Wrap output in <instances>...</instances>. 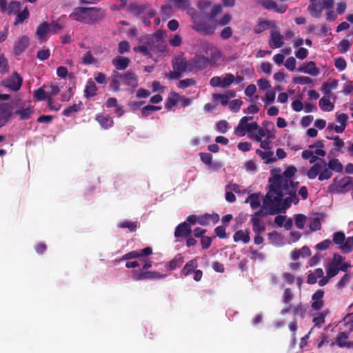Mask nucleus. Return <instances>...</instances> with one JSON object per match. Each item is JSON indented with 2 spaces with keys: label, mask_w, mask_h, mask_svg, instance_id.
I'll return each instance as SVG.
<instances>
[{
  "label": "nucleus",
  "mask_w": 353,
  "mask_h": 353,
  "mask_svg": "<svg viewBox=\"0 0 353 353\" xmlns=\"http://www.w3.org/2000/svg\"><path fill=\"white\" fill-rule=\"evenodd\" d=\"M70 17L83 23H90L88 8H76L70 14Z\"/></svg>",
  "instance_id": "nucleus-9"
},
{
  "label": "nucleus",
  "mask_w": 353,
  "mask_h": 353,
  "mask_svg": "<svg viewBox=\"0 0 353 353\" xmlns=\"http://www.w3.org/2000/svg\"><path fill=\"white\" fill-rule=\"evenodd\" d=\"M192 232L191 227L187 222H183L179 224L175 228L174 236L176 238H187Z\"/></svg>",
  "instance_id": "nucleus-15"
},
{
  "label": "nucleus",
  "mask_w": 353,
  "mask_h": 353,
  "mask_svg": "<svg viewBox=\"0 0 353 353\" xmlns=\"http://www.w3.org/2000/svg\"><path fill=\"white\" fill-rule=\"evenodd\" d=\"M29 17V11L27 8H25L22 11L18 12L14 25L22 23L25 19Z\"/></svg>",
  "instance_id": "nucleus-52"
},
{
  "label": "nucleus",
  "mask_w": 353,
  "mask_h": 353,
  "mask_svg": "<svg viewBox=\"0 0 353 353\" xmlns=\"http://www.w3.org/2000/svg\"><path fill=\"white\" fill-rule=\"evenodd\" d=\"M245 202L250 203V207L252 210H256L261 205L259 195L256 193L249 195Z\"/></svg>",
  "instance_id": "nucleus-39"
},
{
  "label": "nucleus",
  "mask_w": 353,
  "mask_h": 353,
  "mask_svg": "<svg viewBox=\"0 0 353 353\" xmlns=\"http://www.w3.org/2000/svg\"><path fill=\"white\" fill-rule=\"evenodd\" d=\"M129 62V59L121 56L117 57L112 60V64L118 70L125 69L128 67Z\"/></svg>",
  "instance_id": "nucleus-35"
},
{
  "label": "nucleus",
  "mask_w": 353,
  "mask_h": 353,
  "mask_svg": "<svg viewBox=\"0 0 353 353\" xmlns=\"http://www.w3.org/2000/svg\"><path fill=\"white\" fill-rule=\"evenodd\" d=\"M184 262V257L182 254H177L174 257L168 262L165 267L168 270H174L179 268Z\"/></svg>",
  "instance_id": "nucleus-23"
},
{
  "label": "nucleus",
  "mask_w": 353,
  "mask_h": 353,
  "mask_svg": "<svg viewBox=\"0 0 353 353\" xmlns=\"http://www.w3.org/2000/svg\"><path fill=\"white\" fill-rule=\"evenodd\" d=\"M284 65L288 70L294 71L296 65V59L293 57L288 58L284 63Z\"/></svg>",
  "instance_id": "nucleus-59"
},
{
  "label": "nucleus",
  "mask_w": 353,
  "mask_h": 353,
  "mask_svg": "<svg viewBox=\"0 0 353 353\" xmlns=\"http://www.w3.org/2000/svg\"><path fill=\"white\" fill-rule=\"evenodd\" d=\"M234 95L235 92L230 91L225 94H214L212 95V98L214 101H219L221 105H225L228 103L229 99L232 97H234Z\"/></svg>",
  "instance_id": "nucleus-38"
},
{
  "label": "nucleus",
  "mask_w": 353,
  "mask_h": 353,
  "mask_svg": "<svg viewBox=\"0 0 353 353\" xmlns=\"http://www.w3.org/2000/svg\"><path fill=\"white\" fill-rule=\"evenodd\" d=\"M336 118L339 125L329 123L327 128L334 130L336 133H342L347 126L348 116L345 113H336Z\"/></svg>",
  "instance_id": "nucleus-8"
},
{
  "label": "nucleus",
  "mask_w": 353,
  "mask_h": 353,
  "mask_svg": "<svg viewBox=\"0 0 353 353\" xmlns=\"http://www.w3.org/2000/svg\"><path fill=\"white\" fill-rule=\"evenodd\" d=\"M90 23L95 22L104 16V11L99 8H88Z\"/></svg>",
  "instance_id": "nucleus-28"
},
{
  "label": "nucleus",
  "mask_w": 353,
  "mask_h": 353,
  "mask_svg": "<svg viewBox=\"0 0 353 353\" xmlns=\"http://www.w3.org/2000/svg\"><path fill=\"white\" fill-rule=\"evenodd\" d=\"M118 227L120 228H128L130 232H134L138 228V223L137 221H125L119 223Z\"/></svg>",
  "instance_id": "nucleus-46"
},
{
  "label": "nucleus",
  "mask_w": 353,
  "mask_h": 353,
  "mask_svg": "<svg viewBox=\"0 0 353 353\" xmlns=\"http://www.w3.org/2000/svg\"><path fill=\"white\" fill-rule=\"evenodd\" d=\"M340 248L341 252L344 254H347L352 252L353 250V236H349L345 239Z\"/></svg>",
  "instance_id": "nucleus-43"
},
{
  "label": "nucleus",
  "mask_w": 353,
  "mask_h": 353,
  "mask_svg": "<svg viewBox=\"0 0 353 353\" xmlns=\"http://www.w3.org/2000/svg\"><path fill=\"white\" fill-rule=\"evenodd\" d=\"M263 128L265 129V138L268 139H274L276 137V129L272 122L264 121Z\"/></svg>",
  "instance_id": "nucleus-29"
},
{
  "label": "nucleus",
  "mask_w": 353,
  "mask_h": 353,
  "mask_svg": "<svg viewBox=\"0 0 353 353\" xmlns=\"http://www.w3.org/2000/svg\"><path fill=\"white\" fill-rule=\"evenodd\" d=\"M165 276H166L165 274H161L158 272L143 270V280L153 279H161V278H164Z\"/></svg>",
  "instance_id": "nucleus-49"
},
{
  "label": "nucleus",
  "mask_w": 353,
  "mask_h": 353,
  "mask_svg": "<svg viewBox=\"0 0 353 353\" xmlns=\"http://www.w3.org/2000/svg\"><path fill=\"white\" fill-rule=\"evenodd\" d=\"M352 42L347 39H343L340 41L338 46L339 50L342 52H346L349 50Z\"/></svg>",
  "instance_id": "nucleus-62"
},
{
  "label": "nucleus",
  "mask_w": 353,
  "mask_h": 353,
  "mask_svg": "<svg viewBox=\"0 0 353 353\" xmlns=\"http://www.w3.org/2000/svg\"><path fill=\"white\" fill-rule=\"evenodd\" d=\"M252 117L245 116L242 117L238 125L234 129V134L239 137L248 134L250 138H252V134L258 129V123L255 121H252Z\"/></svg>",
  "instance_id": "nucleus-5"
},
{
  "label": "nucleus",
  "mask_w": 353,
  "mask_h": 353,
  "mask_svg": "<svg viewBox=\"0 0 353 353\" xmlns=\"http://www.w3.org/2000/svg\"><path fill=\"white\" fill-rule=\"evenodd\" d=\"M50 31V26L47 23H43L37 27L36 30V37L39 40L43 41Z\"/></svg>",
  "instance_id": "nucleus-26"
},
{
  "label": "nucleus",
  "mask_w": 353,
  "mask_h": 353,
  "mask_svg": "<svg viewBox=\"0 0 353 353\" xmlns=\"http://www.w3.org/2000/svg\"><path fill=\"white\" fill-rule=\"evenodd\" d=\"M325 155V143L323 140H318L313 144L309 145L307 148L301 153L302 158L308 160L310 163H315Z\"/></svg>",
  "instance_id": "nucleus-4"
},
{
  "label": "nucleus",
  "mask_w": 353,
  "mask_h": 353,
  "mask_svg": "<svg viewBox=\"0 0 353 353\" xmlns=\"http://www.w3.org/2000/svg\"><path fill=\"white\" fill-rule=\"evenodd\" d=\"M327 167L336 172L341 173L343 169L342 163L337 159L330 160L327 163Z\"/></svg>",
  "instance_id": "nucleus-42"
},
{
  "label": "nucleus",
  "mask_w": 353,
  "mask_h": 353,
  "mask_svg": "<svg viewBox=\"0 0 353 353\" xmlns=\"http://www.w3.org/2000/svg\"><path fill=\"white\" fill-rule=\"evenodd\" d=\"M235 77L230 73L221 77V87L225 88L234 82Z\"/></svg>",
  "instance_id": "nucleus-41"
},
{
  "label": "nucleus",
  "mask_w": 353,
  "mask_h": 353,
  "mask_svg": "<svg viewBox=\"0 0 353 353\" xmlns=\"http://www.w3.org/2000/svg\"><path fill=\"white\" fill-rule=\"evenodd\" d=\"M332 95L325 94L319 102L320 108L325 112H331L334 108V103L330 101Z\"/></svg>",
  "instance_id": "nucleus-22"
},
{
  "label": "nucleus",
  "mask_w": 353,
  "mask_h": 353,
  "mask_svg": "<svg viewBox=\"0 0 353 353\" xmlns=\"http://www.w3.org/2000/svg\"><path fill=\"white\" fill-rule=\"evenodd\" d=\"M181 99V96L178 93L174 92H170L166 100L165 108L168 110L172 109L173 107L179 103Z\"/></svg>",
  "instance_id": "nucleus-30"
},
{
  "label": "nucleus",
  "mask_w": 353,
  "mask_h": 353,
  "mask_svg": "<svg viewBox=\"0 0 353 353\" xmlns=\"http://www.w3.org/2000/svg\"><path fill=\"white\" fill-rule=\"evenodd\" d=\"M325 219L324 214H319V216L312 218L310 221L309 228L312 231H317L321 229V221Z\"/></svg>",
  "instance_id": "nucleus-36"
},
{
  "label": "nucleus",
  "mask_w": 353,
  "mask_h": 353,
  "mask_svg": "<svg viewBox=\"0 0 353 353\" xmlns=\"http://www.w3.org/2000/svg\"><path fill=\"white\" fill-rule=\"evenodd\" d=\"M324 296V291L321 289L318 290L312 296V303L311 307L314 310H319L323 306V298Z\"/></svg>",
  "instance_id": "nucleus-16"
},
{
  "label": "nucleus",
  "mask_w": 353,
  "mask_h": 353,
  "mask_svg": "<svg viewBox=\"0 0 353 353\" xmlns=\"http://www.w3.org/2000/svg\"><path fill=\"white\" fill-rule=\"evenodd\" d=\"M123 84L131 88H136L138 85L137 77L132 73H126L121 77Z\"/></svg>",
  "instance_id": "nucleus-33"
},
{
  "label": "nucleus",
  "mask_w": 353,
  "mask_h": 353,
  "mask_svg": "<svg viewBox=\"0 0 353 353\" xmlns=\"http://www.w3.org/2000/svg\"><path fill=\"white\" fill-rule=\"evenodd\" d=\"M339 272V267L328 264L326 269V273L328 278H332L336 276Z\"/></svg>",
  "instance_id": "nucleus-54"
},
{
  "label": "nucleus",
  "mask_w": 353,
  "mask_h": 353,
  "mask_svg": "<svg viewBox=\"0 0 353 353\" xmlns=\"http://www.w3.org/2000/svg\"><path fill=\"white\" fill-rule=\"evenodd\" d=\"M284 44V37L277 30L273 29L270 32L269 46L272 48H279Z\"/></svg>",
  "instance_id": "nucleus-11"
},
{
  "label": "nucleus",
  "mask_w": 353,
  "mask_h": 353,
  "mask_svg": "<svg viewBox=\"0 0 353 353\" xmlns=\"http://www.w3.org/2000/svg\"><path fill=\"white\" fill-rule=\"evenodd\" d=\"M96 119L104 129L109 128L113 125L112 119L107 114H99L97 116Z\"/></svg>",
  "instance_id": "nucleus-32"
},
{
  "label": "nucleus",
  "mask_w": 353,
  "mask_h": 353,
  "mask_svg": "<svg viewBox=\"0 0 353 353\" xmlns=\"http://www.w3.org/2000/svg\"><path fill=\"white\" fill-rule=\"evenodd\" d=\"M292 178H269L270 190L263 198L265 205L276 208L281 212L282 197L296 192Z\"/></svg>",
  "instance_id": "nucleus-2"
},
{
  "label": "nucleus",
  "mask_w": 353,
  "mask_h": 353,
  "mask_svg": "<svg viewBox=\"0 0 353 353\" xmlns=\"http://www.w3.org/2000/svg\"><path fill=\"white\" fill-rule=\"evenodd\" d=\"M21 7V3L19 1H10L8 5H6V12L8 14L17 12ZM5 12V11L3 12Z\"/></svg>",
  "instance_id": "nucleus-47"
},
{
  "label": "nucleus",
  "mask_w": 353,
  "mask_h": 353,
  "mask_svg": "<svg viewBox=\"0 0 353 353\" xmlns=\"http://www.w3.org/2000/svg\"><path fill=\"white\" fill-rule=\"evenodd\" d=\"M348 335L345 332H340L336 339V344L341 347H353V342H349L347 341Z\"/></svg>",
  "instance_id": "nucleus-34"
},
{
  "label": "nucleus",
  "mask_w": 353,
  "mask_h": 353,
  "mask_svg": "<svg viewBox=\"0 0 353 353\" xmlns=\"http://www.w3.org/2000/svg\"><path fill=\"white\" fill-rule=\"evenodd\" d=\"M176 7L181 10H187L188 14L192 21V28L204 34H211L214 32L218 26H224L228 24L232 17L230 14H223L219 19L215 20L218 14L221 12L220 5L211 6L209 1H201L197 4L198 11L189 8L188 0H169Z\"/></svg>",
  "instance_id": "nucleus-1"
},
{
  "label": "nucleus",
  "mask_w": 353,
  "mask_h": 353,
  "mask_svg": "<svg viewBox=\"0 0 353 353\" xmlns=\"http://www.w3.org/2000/svg\"><path fill=\"white\" fill-rule=\"evenodd\" d=\"M288 195L289 196L283 200V203H281V210L282 208L285 210L286 208H289L292 203H297L299 202V199L296 195V192Z\"/></svg>",
  "instance_id": "nucleus-40"
},
{
  "label": "nucleus",
  "mask_w": 353,
  "mask_h": 353,
  "mask_svg": "<svg viewBox=\"0 0 353 353\" xmlns=\"http://www.w3.org/2000/svg\"><path fill=\"white\" fill-rule=\"evenodd\" d=\"M256 153L261 157L265 163L275 162L276 161V157H274V153L272 151L263 152L258 149Z\"/></svg>",
  "instance_id": "nucleus-37"
},
{
  "label": "nucleus",
  "mask_w": 353,
  "mask_h": 353,
  "mask_svg": "<svg viewBox=\"0 0 353 353\" xmlns=\"http://www.w3.org/2000/svg\"><path fill=\"white\" fill-rule=\"evenodd\" d=\"M208 58L205 56H198L188 62L181 61V70H201L207 65Z\"/></svg>",
  "instance_id": "nucleus-7"
},
{
  "label": "nucleus",
  "mask_w": 353,
  "mask_h": 353,
  "mask_svg": "<svg viewBox=\"0 0 353 353\" xmlns=\"http://www.w3.org/2000/svg\"><path fill=\"white\" fill-rule=\"evenodd\" d=\"M3 85L12 90H18L22 83V79L17 74H14L10 78L3 82Z\"/></svg>",
  "instance_id": "nucleus-13"
},
{
  "label": "nucleus",
  "mask_w": 353,
  "mask_h": 353,
  "mask_svg": "<svg viewBox=\"0 0 353 353\" xmlns=\"http://www.w3.org/2000/svg\"><path fill=\"white\" fill-rule=\"evenodd\" d=\"M323 10L324 8L318 0H311L308 10L313 17H320Z\"/></svg>",
  "instance_id": "nucleus-19"
},
{
  "label": "nucleus",
  "mask_w": 353,
  "mask_h": 353,
  "mask_svg": "<svg viewBox=\"0 0 353 353\" xmlns=\"http://www.w3.org/2000/svg\"><path fill=\"white\" fill-rule=\"evenodd\" d=\"M334 65L339 71H343L346 68L347 63L343 58L339 57L335 59Z\"/></svg>",
  "instance_id": "nucleus-63"
},
{
  "label": "nucleus",
  "mask_w": 353,
  "mask_h": 353,
  "mask_svg": "<svg viewBox=\"0 0 353 353\" xmlns=\"http://www.w3.org/2000/svg\"><path fill=\"white\" fill-rule=\"evenodd\" d=\"M275 23L272 21H266L262 19H259L257 21V23L254 28V32L256 34L263 32L265 30L270 28H274Z\"/></svg>",
  "instance_id": "nucleus-20"
},
{
  "label": "nucleus",
  "mask_w": 353,
  "mask_h": 353,
  "mask_svg": "<svg viewBox=\"0 0 353 353\" xmlns=\"http://www.w3.org/2000/svg\"><path fill=\"white\" fill-rule=\"evenodd\" d=\"M196 81L194 79H186L179 81L178 87L181 89H185L188 87L195 85Z\"/></svg>",
  "instance_id": "nucleus-58"
},
{
  "label": "nucleus",
  "mask_w": 353,
  "mask_h": 353,
  "mask_svg": "<svg viewBox=\"0 0 353 353\" xmlns=\"http://www.w3.org/2000/svg\"><path fill=\"white\" fill-rule=\"evenodd\" d=\"M263 6L268 10L274 9L279 13H283L287 10V6L285 4H281L278 6L276 2L272 0H263L262 1Z\"/></svg>",
  "instance_id": "nucleus-24"
},
{
  "label": "nucleus",
  "mask_w": 353,
  "mask_h": 353,
  "mask_svg": "<svg viewBox=\"0 0 353 353\" xmlns=\"http://www.w3.org/2000/svg\"><path fill=\"white\" fill-rule=\"evenodd\" d=\"M352 178H334L333 183L328 188L331 193H344L353 190Z\"/></svg>",
  "instance_id": "nucleus-6"
},
{
  "label": "nucleus",
  "mask_w": 353,
  "mask_h": 353,
  "mask_svg": "<svg viewBox=\"0 0 353 353\" xmlns=\"http://www.w3.org/2000/svg\"><path fill=\"white\" fill-rule=\"evenodd\" d=\"M292 311L294 315L300 316L301 318H304L306 312V309L302 304H299L293 306L292 307Z\"/></svg>",
  "instance_id": "nucleus-51"
},
{
  "label": "nucleus",
  "mask_w": 353,
  "mask_h": 353,
  "mask_svg": "<svg viewBox=\"0 0 353 353\" xmlns=\"http://www.w3.org/2000/svg\"><path fill=\"white\" fill-rule=\"evenodd\" d=\"M152 254V249L150 247H146L143 249L136 250L127 253L128 259L141 258Z\"/></svg>",
  "instance_id": "nucleus-18"
},
{
  "label": "nucleus",
  "mask_w": 353,
  "mask_h": 353,
  "mask_svg": "<svg viewBox=\"0 0 353 353\" xmlns=\"http://www.w3.org/2000/svg\"><path fill=\"white\" fill-rule=\"evenodd\" d=\"M300 72L310 74L311 76H317L319 74V70L316 66L314 61H307L303 63L298 70Z\"/></svg>",
  "instance_id": "nucleus-14"
},
{
  "label": "nucleus",
  "mask_w": 353,
  "mask_h": 353,
  "mask_svg": "<svg viewBox=\"0 0 353 353\" xmlns=\"http://www.w3.org/2000/svg\"><path fill=\"white\" fill-rule=\"evenodd\" d=\"M82 106L83 103L81 101H79L78 103H74L72 105L68 106L63 110V114L66 117H70L73 113L80 110L82 108Z\"/></svg>",
  "instance_id": "nucleus-45"
},
{
  "label": "nucleus",
  "mask_w": 353,
  "mask_h": 353,
  "mask_svg": "<svg viewBox=\"0 0 353 353\" xmlns=\"http://www.w3.org/2000/svg\"><path fill=\"white\" fill-rule=\"evenodd\" d=\"M242 105H243L242 100L234 99L229 103V108L231 111H232L234 112H237L239 111Z\"/></svg>",
  "instance_id": "nucleus-57"
},
{
  "label": "nucleus",
  "mask_w": 353,
  "mask_h": 353,
  "mask_svg": "<svg viewBox=\"0 0 353 353\" xmlns=\"http://www.w3.org/2000/svg\"><path fill=\"white\" fill-rule=\"evenodd\" d=\"M46 87L45 85L39 88L34 92V97L37 101H42L47 99L48 105L50 108H53L52 107V99L48 97V92L45 90Z\"/></svg>",
  "instance_id": "nucleus-17"
},
{
  "label": "nucleus",
  "mask_w": 353,
  "mask_h": 353,
  "mask_svg": "<svg viewBox=\"0 0 353 353\" xmlns=\"http://www.w3.org/2000/svg\"><path fill=\"white\" fill-rule=\"evenodd\" d=\"M215 237H216V236H213L212 237H209V236L203 235V236H201V244L202 248L203 250L208 249L212 244V239H214Z\"/></svg>",
  "instance_id": "nucleus-56"
},
{
  "label": "nucleus",
  "mask_w": 353,
  "mask_h": 353,
  "mask_svg": "<svg viewBox=\"0 0 353 353\" xmlns=\"http://www.w3.org/2000/svg\"><path fill=\"white\" fill-rule=\"evenodd\" d=\"M32 113L31 108H26L18 110L16 111V114H18L21 119H28Z\"/></svg>",
  "instance_id": "nucleus-53"
},
{
  "label": "nucleus",
  "mask_w": 353,
  "mask_h": 353,
  "mask_svg": "<svg viewBox=\"0 0 353 353\" xmlns=\"http://www.w3.org/2000/svg\"><path fill=\"white\" fill-rule=\"evenodd\" d=\"M339 81L334 79H330L324 83L321 88V92L324 94L332 95V91L337 88Z\"/></svg>",
  "instance_id": "nucleus-21"
},
{
  "label": "nucleus",
  "mask_w": 353,
  "mask_h": 353,
  "mask_svg": "<svg viewBox=\"0 0 353 353\" xmlns=\"http://www.w3.org/2000/svg\"><path fill=\"white\" fill-rule=\"evenodd\" d=\"M250 232L249 230H239L233 235L234 242L242 241L244 244L248 243L250 241Z\"/></svg>",
  "instance_id": "nucleus-25"
},
{
  "label": "nucleus",
  "mask_w": 353,
  "mask_h": 353,
  "mask_svg": "<svg viewBox=\"0 0 353 353\" xmlns=\"http://www.w3.org/2000/svg\"><path fill=\"white\" fill-rule=\"evenodd\" d=\"M279 213H280L279 210L276 208L263 204L258 211L254 213L250 219L253 232L254 233H263L265 230V224L262 218L268 214L274 215Z\"/></svg>",
  "instance_id": "nucleus-3"
},
{
  "label": "nucleus",
  "mask_w": 353,
  "mask_h": 353,
  "mask_svg": "<svg viewBox=\"0 0 353 353\" xmlns=\"http://www.w3.org/2000/svg\"><path fill=\"white\" fill-rule=\"evenodd\" d=\"M121 77H123V76H119L118 74L112 76L110 85L114 91H118L119 90L120 85L123 83Z\"/></svg>",
  "instance_id": "nucleus-48"
},
{
  "label": "nucleus",
  "mask_w": 353,
  "mask_h": 353,
  "mask_svg": "<svg viewBox=\"0 0 353 353\" xmlns=\"http://www.w3.org/2000/svg\"><path fill=\"white\" fill-rule=\"evenodd\" d=\"M203 50L205 52V57L208 58V61L214 63L221 57V53L219 49L212 44L205 43Z\"/></svg>",
  "instance_id": "nucleus-10"
},
{
  "label": "nucleus",
  "mask_w": 353,
  "mask_h": 353,
  "mask_svg": "<svg viewBox=\"0 0 353 353\" xmlns=\"http://www.w3.org/2000/svg\"><path fill=\"white\" fill-rule=\"evenodd\" d=\"M292 81L295 84L305 85L310 83L312 82V79L308 77L299 76L293 77Z\"/></svg>",
  "instance_id": "nucleus-55"
},
{
  "label": "nucleus",
  "mask_w": 353,
  "mask_h": 353,
  "mask_svg": "<svg viewBox=\"0 0 353 353\" xmlns=\"http://www.w3.org/2000/svg\"><path fill=\"white\" fill-rule=\"evenodd\" d=\"M216 128L218 132L222 134H225L230 128V126L228 121H226L225 120H222L217 123Z\"/></svg>",
  "instance_id": "nucleus-60"
},
{
  "label": "nucleus",
  "mask_w": 353,
  "mask_h": 353,
  "mask_svg": "<svg viewBox=\"0 0 353 353\" xmlns=\"http://www.w3.org/2000/svg\"><path fill=\"white\" fill-rule=\"evenodd\" d=\"M272 65L269 62H263L262 63L259 68V71L260 72H264L265 74H270L272 72Z\"/></svg>",
  "instance_id": "nucleus-64"
},
{
  "label": "nucleus",
  "mask_w": 353,
  "mask_h": 353,
  "mask_svg": "<svg viewBox=\"0 0 353 353\" xmlns=\"http://www.w3.org/2000/svg\"><path fill=\"white\" fill-rule=\"evenodd\" d=\"M97 91V86L94 82L92 80L88 81L85 88V95L87 98L93 97L95 95Z\"/></svg>",
  "instance_id": "nucleus-44"
},
{
  "label": "nucleus",
  "mask_w": 353,
  "mask_h": 353,
  "mask_svg": "<svg viewBox=\"0 0 353 353\" xmlns=\"http://www.w3.org/2000/svg\"><path fill=\"white\" fill-rule=\"evenodd\" d=\"M29 44V39L23 36L20 37L15 43L14 52L15 54H19L25 50Z\"/></svg>",
  "instance_id": "nucleus-27"
},
{
  "label": "nucleus",
  "mask_w": 353,
  "mask_h": 353,
  "mask_svg": "<svg viewBox=\"0 0 353 353\" xmlns=\"http://www.w3.org/2000/svg\"><path fill=\"white\" fill-rule=\"evenodd\" d=\"M133 50L135 52L141 53L143 56H149L150 57H154L157 54L156 49L154 48L150 43L146 44H140L138 46L134 47Z\"/></svg>",
  "instance_id": "nucleus-12"
},
{
  "label": "nucleus",
  "mask_w": 353,
  "mask_h": 353,
  "mask_svg": "<svg viewBox=\"0 0 353 353\" xmlns=\"http://www.w3.org/2000/svg\"><path fill=\"white\" fill-rule=\"evenodd\" d=\"M345 240V236L343 232L339 231L333 234V242L336 245H342Z\"/></svg>",
  "instance_id": "nucleus-50"
},
{
  "label": "nucleus",
  "mask_w": 353,
  "mask_h": 353,
  "mask_svg": "<svg viewBox=\"0 0 353 353\" xmlns=\"http://www.w3.org/2000/svg\"><path fill=\"white\" fill-rule=\"evenodd\" d=\"M306 219L307 217L305 215L302 214H297L295 219L296 226L299 229H303L304 228Z\"/></svg>",
  "instance_id": "nucleus-61"
},
{
  "label": "nucleus",
  "mask_w": 353,
  "mask_h": 353,
  "mask_svg": "<svg viewBox=\"0 0 353 353\" xmlns=\"http://www.w3.org/2000/svg\"><path fill=\"white\" fill-rule=\"evenodd\" d=\"M198 267V262L196 259H193L185 263L181 270V274L185 276L194 272L195 269Z\"/></svg>",
  "instance_id": "nucleus-31"
}]
</instances>
